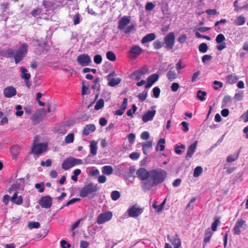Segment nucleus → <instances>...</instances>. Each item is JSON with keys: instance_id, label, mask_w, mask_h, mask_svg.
Returning <instances> with one entry per match:
<instances>
[{"instance_id": "nucleus-1", "label": "nucleus", "mask_w": 248, "mask_h": 248, "mask_svg": "<svg viewBox=\"0 0 248 248\" xmlns=\"http://www.w3.org/2000/svg\"><path fill=\"white\" fill-rule=\"evenodd\" d=\"M167 172L161 169H153L150 170V179L143 182L142 184V188L149 190L154 186L162 183L165 179Z\"/></svg>"}, {"instance_id": "nucleus-2", "label": "nucleus", "mask_w": 248, "mask_h": 248, "mask_svg": "<svg viewBox=\"0 0 248 248\" xmlns=\"http://www.w3.org/2000/svg\"><path fill=\"white\" fill-rule=\"evenodd\" d=\"M28 46L27 44L24 43L20 46L15 52L14 59L16 64L21 62L26 55L28 52Z\"/></svg>"}, {"instance_id": "nucleus-3", "label": "nucleus", "mask_w": 248, "mask_h": 248, "mask_svg": "<svg viewBox=\"0 0 248 248\" xmlns=\"http://www.w3.org/2000/svg\"><path fill=\"white\" fill-rule=\"evenodd\" d=\"M82 164V160L72 157L65 159L62 163V167L64 170H67L70 168Z\"/></svg>"}, {"instance_id": "nucleus-4", "label": "nucleus", "mask_w": 248, "mask_h": 248, "mask_svg": "<svg viewBox=\"0 0 248 248\" xmlns=\"http://www.w3.org/2000/svg\"><path fill=\"white\" fill-rule=\"evenodd\" d=\"M97 184L91 183L82 188L80 192L79 195L83 198L86 197L89 194L97 191Z\"/></svg>"}, {"instance_id": "nucleus-5", "label": "nucleus", "mask_w": 248, "mask_h": 248, "mask_svg": "<svg viewBox=\"0 0 248 248\" xmlns=\"http://www.w3.org/2000/svg\"><path fill=\"white\" fill-rule=\"evenodd\" d=\"M164 42L167 49L173 48L175 43V34L173 32L168 33L164 38Z\"/></svg>"}, {"instance_id": "nucleus-6", "label": "nucleus", "mask_w": 248, "mask_h": 248, "mask_svg": "<svg viewBox=\"0 0 248 248\" xmlns=\"http://www.w3.org/2000/svg\"><path fill=\"white\" fill-rule=\"evenodd\" d=\"M148 72V68L146 66H142L140 69L133 72L129 76L130 78H134L136 80H139L143 76Z\"/></svg>"}, {"instance_id": "nucleus-7", "label": "nucleus", "mask_w": 248, "mask_h": 248, "mask_svg": "<svg viewBox=\"0 0 248 248\" xmlns=\"http://www.w3.org/2000/svg\"><path fill=\"white\" fill-rule=\"evenodd\" d=\"M47 145L46 143L33 144L31 152L34 155H40L47 151Z\"/></svg>"}, {"instance_id": "nucleus-8", "label": "nucleus", "mask_w": 248, "mask_h": 248, "mask_svg": "<svg viewBox=\"0 0 248 248\" xmlns=\"http://www.w3.org/2000/svg\"><path fill=\"white\" fill-rule=\"evenodd\" d=\"M77 62L82 66H86L92 62L90 56L87 54H80L77 57Z\"/></svg>"}, {"instance_id": "nucleus-9", "label": "nucleus", "mask_w": 248, "mask_h": 248, "mask_svg": "<svg viewBox=\"0 0 248 248\" xmlns=\"http://www.w3.org/2000/svg\"><path fill=\"white\" fill-rule=\"evenodd\" d=\"M143 208L139 207L136 205H134L127 210L129 216L132 217H138L143 212Z\"/></svg>"}, {"instance_id": "nucleus-10", "label": "nucleus", "mask_w": 248, "mask_h": 248, "mask_svg": "<svg viewBox=\"0 0 248 248\" xmlns=\"http://www.w3.org/2000/svg\"><path fill=\"white\" fill-rule=\"evenodd\" d=\"M52 203V198L49 196H46L41 198L39 201L41 206L45 208H50Z\"/></svg>"}, {"instance_id": "nucleus-11", "label": "nucleus", "mask_w": 248, "mask_h": 248, "mask_svg": "<svg viewBox=\"0 0 248 248\" xmlns=\"http://www.w3.org/2000/svg\"><path fill=\"white\" fill-rule=\"evenodd\" d=\"M16 89L13 86H8L3 90L4 96L6 98H11L16 94Z\"/></svg>"}, {"instance_id": "nucleus-12", "label": "nucleus", "mask_w": 248, "mask_h": 248, "mask_svg": "<svg viewBox=\"0 0 248 248\" xmlns=\"http://www.w3.org/2000/svg\"><path fill=\"white\" fill-rule=\"evenodd\" d=\"M245 225V221L242 218L238 219L233 229V232L234 235H239L241 233L240 228H242Z\"/></svg>"}, {"instance_id": "nucleus-13", "label": "nucleus", "mask_w": 248, "mask_h": 248, "mask_svg": "<svg viewBox=\"0 0 248 248\" xmlns=\"http://www.w3.org/2000/svg\"><path fill=\"white\" fill-rule=\"evenodd\" d=\"M150 170L148 171L144 168H140L136 172L137 175L141 180H146L149 177Z\"/></svg>"}, {"instance_id": "nucleus-14", "label": "nucleus", "mask_w": 248, "mask_h": 248, "mask_svg": "<svg viewBox=\"0 0 248 248\" xmlns=\"http://www.w3.org/2000/svg\"><path fill=\"white\" fill-rule=\"evenodd\" d=\"M130 22V16H124L119 21L118 28L123 31L124 28L128 25Z\"/></svg>"}, {"instance_id": "nucleus-15", "label": "nucleus", "mask_w": 248, "mask_h": 248, "mask_svg": "<svg viewBox=\"0 0 248 248\" xmlns=\"http://www.w3.org/2000/svg\"><path fill=\"white\" fill-rule=\"evenodd\" d=\"M198 144V141H195L191 144L188 148L186 158V159L191 158L196 151Z\"/></svg>"}, {"instance_id": "nucleus-16", "label": "nucleus", "mask_w": 248, "mask_h": 248, "mask_svg": "<svg viewBox=\"0 0 248 248\" xmlns=\"http://www.w3.org/2000/svg\"><path fill=\"white\" fill-rule=\"evenodd\" d=\"M156 113L155 110H148L142 116V120L143 122L146 123L153 120Z\"/></svg>"}, {"instance_id": "nucleus-17", "label": "nucleus", "mask_w": 248, "mask_h": 248, "mask_svg": "<svg viewBox=\"0 0 248 248\" xmlns=\"http://www.w3.org/2000/svg\"><path fill=\"white\" fill-rule=\"evenodd\" d=\"M158 75L156 74H154L150 76L147 78V83L145 85V88H148L150 87L158 78Z\"/></svg>"}, {"instance_id": "nucleus-18", "label": "nucleus", "mask_w": 248, "mask_h": 248, "mask_svg": "<svg viewBox=\"0 0 248 248\" xmlns=\"http://www.w3.org/2000/svg\"><path fill=\"white\" fill-rule=\"evenodd\" d=\"M108 220V212L101 213L97 218L96 222L98 224H103Z\"/></svg>"}, {"instance_id": "nucleus-19", "label": "nucleus", "mask_w": 248, "mask_h": 248, "mask_svg": "<svg viewBox=\"0 0 248 248\" xmlns=\"http://www.w3.org/2000/svg\"><path fill=\"white\" fill-rule=\"evenodd\" d=\"M11 201L17 205H21L23 203V198L21 196H18L17 192H16L11 198Z\"/></svg>"}, {"instance_id": "nucleus-20", "label": "nucleus", "mask_w": 248, "mask_h": 248, "mask_svg": "<svg viewBox=\"0 0 248 248\" xmlns=\"http://www.w3.org/2000/svg\"><path fill=\"white\" fill-rule=\"evenodd\" d=\"M95 130V126L93 124H88L84 128L82 134L88 136L90 132H94Z\"/></svg>"}, {"instance_id": "nucleus-21", "label": "nucleus", "mask_w": 248, "mask_h": 248, "mask_svg": "<svg viewBox=\"0 0 248 248\" xmlns=\"http://www.w3.org/2000/svg\"><path fill=\"white\" fill-rule=\"evenodd\" d=\"M176 237L173 238L172 239H170L169 235H168V239L173 245L174 248H179L181 246V241L179 238L177 237V235H176Z\"/></svg>"}, {"instance_id": "nucleus-22", "label": "nucleus", "mask_w": 248, "mask_h": 248, "mask_svg": "<svg viewBox=\"0 0 248 248\" xmlns=\"http://www.w3.org/2000/svg\"><path fill=\"white\" fill-rule=\"evenodd\" d=\"M142 49L138 46L135 45L132 46L129 50V53L135 55L136 56H139L142 53Z\"/></svg>"}, {"instance_id": "nucleus-23", "label": "nucleus", "mask_w": 248, "mask_h": 248, "mask_svg": "<svg viewBox=\"0 0 248 248\" xmlns=\"http://www.w3.org/2000/svg\"><path fill=\"white\" fill-rule=\"evenodd\" d=\"M155 38V35L154 33H150L142 38L141 39V43L145 44L147 42H151L154 40Z\"/></svg>"}, {"instance_id": "nucleus-24", "label": "nucleus", "mask_w": 248, "mask_h": 248, "mask_svg": "<svg viewBox=\"0 0 248 248\" xmlns=\"http://www.w3.org/2000/svg\"><path fill=\"white\" fill-rule=\"evenodd\" d=\"M122 81V79L120 78L112 77L109 75V86L114 87L118 85Z\"/></svg>"}, {"instance_id": "nucleus-25", "label": "nucleus", "mask_w": 248, "mask_h": 248, "mask_svg": "<svg viewBox=\"0 0 248 248\" xmlns=\"http://www.w3.org/2000/svg\"><path fill=\"white\" fill-rule=\"evenodd\" d=\"M10 152L13 158H16L19 155L20 152L19 147L18 145H14L10 149Z\"/></svg>"}, {"instance_id": "nucleus-26", "label": "nucleus", "mask_w": 248, "mask_h": 248, "mask_svg": "<svg viewBox=\"0 0 248 248\" xmlns=\"http://www.w3.org/2000/svg\"><path fill=\"white\" fill-rule=\"evenodd\" d=\"M166 76L170 81H172L177 78V74L175 71L170 69L167 73Z\"/></svg>"}, {"instance_id": "nucleus-27", "label": "nucleus", "mask_w": 248, "mask_h": 248, "mask_svg": "<svg viewBox=\"0 0 248 248\" xmlns=\"http://www.w3.org/2000/svg\"><path fill=\"white\" fill-rule=\"evenodd\" d=\"M20 69L22 74L21 78L24 80L29 79L31 78V75L28 73L27 69L24 67H21Z\"/></svg>"}, {"instance_id": "nucleus-28", "label": "nucleus", "mask_w": 248, "mask_h": 248, "mask_svg": "<svg viewBox=\"0 0 248 248\" xmlns=\"http://www.w3.org/2000/svg\"><path fill=\"white\" fill-rule=\"evenodd\" d=\"M238 79L239 77L237 76L233 75H229L226 78L227 83L230 84L235 83Z\"/></svg>"}, {"instance_id": "nucleus-29", "label": "nucleus", "mask_w": 248, "mask_h": 248, "mask_svg": "<svg viewBox=\"0 0 248 248\" xmlns=\"http://www.w3.org/2000/svg\"><path fill=\"white\" fill-rule=\"evenodd\" d=\"M166 199L164 200V201L159 205V207H158V206L157 205V202L156 201H155L154 202L153 204V207L155 210L156 212H160L163 209L166 202Z\"/></svg>"}, {"instance_id": "nucleus-30", "label": "nucleus", "mask_w": 248, "mask_h": 248, "mask_svg": "<svg viewBox=\"0 0 248 248\" xmlns=\"http://www.w3.org/2000/svg\"><path fill=\"white\" fill-rule=\"evenodd\" d=\"M153 144L152 141H147L142 142V150L144 153V154H146V152L147 151V150L151 147H152Z\"/></svg>"}, {"instance_id": "nucleus-31", "label": "nucleus", "mask_w": 248, "mask_h": 248, "mask_svg": "<svg viewBox=\"0 0 248 248\" xmlns=\"http://www.w3.org/2000/svg\"><path fill=\"white\" fill-rule=\"evenodd\" d=\"M212 235L213 232L210 230L209 228L206 230L204 234V238L203 240L204 243H207L209 242L210 240V239Z\"/></svg>"}, {"instance_id": "nucleus-32", "label": "nucleus", "mask_w": 248, "mask_h": 248, "mask_svg": "<svg viewBox=\"0 0 248 248\" xmlns=\"http://www.w3.org/2000/svg\"><path fill=\"white\" fill-rule=\"evenodd\" d=\"M246 22L245 18L244 16H238L234 21V23L237 26H241L245 24Z\"/></svg>"}, {"instance_id": "nucleus-33", "label": "nucleus", "mask_w": 248, "mask_h": 248, "mask_svg": "<svg viewBox=\"0 0 248 248\" xmlns=\"http://www.w3.org/2000/svg\"><path fill=\"white\" fill-rule=\"evenodd\" d=\"M203 169L202 168L201 166H197L196 167L194 170L193 172V176L195 177H199L202 172Z\"/></svg>"}, {"instance_id": "nucleus-34", "label": "nucleus", "mask_w": 248, "mask_h": 248, "mask_svg": "<svg viewBox=\"0 0 248 248\" xmlns=\"http://www.w3.org/2000/svg\"><path fill=\"white\" fill-rule=\"evenodd\" d=\"M165 143V140L164 139H160L158 141L157 145V147L156 148V150H158V147H160V151H163L165 149V145L164 144Z\"/></svg>"}, {"instance_id": "nucleus-35", "label": "nucleus", "mask_w": 248, "mask_h": 248, "mask_svg": "<svg viewBox=\"0 0 248 248\" xmlns=\"http://www.w3.org/2000/svg\"><path fill=\"white\" fill-rule=\"evenodd\" d=\"M74 140V135L73 133L68 134L65 138L64 141L67 144L73 142Z\"/></svg>"}, {"instance_id": "nucleus-36", "label": "nucleus", "mask_w": 248, "mask_h": 248, "mask_svg": "<svg viewBox=\"0 0 248 248\" xmlns=\"http://www.w3.org/2000/svg\"><path fill=\"white\" fill-rule=\"evenodd\" d=\"M90 152L92 155H94L97 153V145L96 143L92 142L90 144Z\"/></svg>"}, {"instance_id": "nucleus-37", "label": "nucleus", "mask_w": 248, "mask_h": 248, "mask_svg": "<svg viewBox=\"0 0 248 248\" xmlns=\"http://www.w3.org/2000/svg\"><path fill=\"white\" fill-rule=\"evenodd\" d=\"M206 95V93L202 90H198L197 91V97L201 101H203L205 99V96Z\"/></svg>"}, {"instance_id": "nucleus-38", "label": "nucleus", "mask_w": 248, "mask_h": 248, "mask_svg": "<svg viewBox=\"0 0 248 248\" xmlns=\"http://www.w3.org/2000/svg\"><path fill=\"white\" fill-rule=\"evenodd\" d=\"M104 106V100L103 99H99L95 106H94V109L95 110H99L100 109H101V108H102Z\"/></svg>"}, {"instance_id": "nucleus-39", "label": "nucleus", "mask_w": 248, "mask_h": 248, "mask_svg": "<svg viewBox=\"0 0 248 248\" xmlns=\"http://www.w3.org/2000/svg\"><path fill=\"white\" fill-rule=\"evenodd\" d=\"M120 192L117 190L113 191L111 193V198L113 201L117 200L120 197Z\"/></svg>"}, {"instance_id": "nucleus-40", "label": "nucleus", "mask_w": 248, "mask_h": 248, "mask_svg": "<svg viewBox=\"0 0 248 248\" xmlns=\"http://www.w3.org/2000/svg\"><path fill=\"white\" fill-rule=\"evenodd\" d=\"M31 119L32 121L34 124H38L41 121L40 117L35 113L32 115L31 118Z\"/></svg>"}, {"instance_id": "nucleus-41", "label": "nucleus", "mask_w": 248, "mask_h": 248, "mask_svg": "<svg viewBox=\"0 0 248 248\" xmlns=\"http://www.w3.org/2000/svg\"><path fill=\"white\" fill-rule=\"evenodd\" d=\"M208 49L207 45L205 43L201 44L199 46V50L201 52L205 53Z\"/></svg>"}, {"instance_id": "nucleus-42", "label": "nucleus", "mask_w": 248, "mask_h": 248, "mask_svg": "<svg viewBox=\"0 0 248 248\" xmlns=\"http://www.w3.org/2000/svg\"><path fill=\"white\" fill-rule=\"evenodd\" d=\"M40 223L38 222H30L29 223L28 226L30 229L33 228L37 229L40 227Z\"/></svg>"}, {"instance_id": "nucleus-43", "label": "nucleus", "mask_w": 248, "mask_h": 248, "mask_svg": "<svg viewBox=\"0 0 248 248\" xmlns=\"http://www.w3.org/2000/svg\"><path fill=\"white\" fill-rule=\"evenodd\" d=\"M186 148V146L184 144H181L180 146L175 145L174 147V151L176 154L180 155L182 151L181 150V149H185Z\"/></svg>"}, {"instance_id": "nucleus-44", "label": "nucleus", "mask_w": 248, "mask_h": 248, "mask_svg": "<svg viewBox=\"0 0 248 248\" xmlns=\"http://www.w3.org/2000/svg\"><path fill=\"white\" fill-rule=\"evenodd\" d=\"M225 40V37L223 34H219L217 35L216 38V41L217 43H222Z\"/></svg>"}, {"instance_id": "nucleus-45", "label": "nucleus", "mask_w": 248, "mask_h": 248, "mask_svg": "<svg viewBox=\"0 0 248 248\" xmlns=\"http://www.w3.org/2000/svg\"><path fill=\"white\" fill-rule=\"evenodd\" d=\"M35 187L38 189V191L40 193L44 192L45 189L44 184L43 183H36L35 185Z\"/></svg>"}, {"instance_id": "nucleus-46", "label": "nucleus", "mask_w": 248, "mask_h": 248, "mask_svg": "<svg viewBox=\"0 0 248 248\" xmlns=\"http://www.w3.org/2000/svg\"><path fill=\"white\" fill-rule=\"evenodd\" d=\"M219 223V219L216 218L215 221L212 223L211 225L212 230L213 231H216L217 230L218 223Z\"/></svg>"}, {"instance_id": "nucleus-47", "label": "nucleus", "mask_w": 248, "mask_h": 248, "mask_svg": "<svg viewBox=\"0 0 248 248\" xmlns=\"http://www.w3.org/2000/svg\"><path fill=\"white\" fill-rule=\"evenodd\" d=\"M16 109L17 110L16 112V115L17 116H21L23 114V111L21 110L22 107L21 105H17L16 108Z\"/></svg>"}, {"instance_id": "nucleus-48", "label": "nucleus", "mask_w": 248, "mask_h": 248, "mask_svg": "<svg viewBox=\"0 0 248 248\" xmlns=\"http://www.w3.org/2000/svg\"><path fill=\"white\" fill-rule=\"evenodd\" d=\"M153 46L155 49H159L162 47L163 43L157 40L154 42Z\"/></svg>"}, {"instance_id": "nucleus-49", "label": "nucleus", "mask_w": 248, "mask_h": 248, "mask_svg": "<svg viewBox=\"0 0 248 248\" xmlns=\"http://www.w3.org/2000/svg\"><path fill=\"white\" fill-rule=\"evenodd\" d=\"M94 62L97 64H99L102 62V58L100 55L97 54L94 56L93 58Z\"/></svg>"}, {"instance_id": "nucleus-50", "label": "nucleus", "mask_w": 248, "mask_h": 248, "mask_svg": "<svg viewBox=\"0 0 248 248\" xmlns=\"http://www.w3.org/2000/svg\"><path fill=\"white\" fill-rule=\"evenodd\" d=\"M138 98L141 101H144L147 97V92H143L142 93H140L138 96Z\"/></svg>"}, {"instance_id": "nucleus-51", "label": "nucleus", "mask_w": 248, "mask_h": 248, "mask_svg": "<svg viewBox=\"0 0 248 248\" xmlns=\"http://www.w3.org/2000/svg\"><path fill=\"white\" fill-rule=\"evenodd\" d=\"M238 155H239V153L236 155H231L228 156L227 159V162H232L236 160L238 158Z\"/></svg>"}, {"instance_id": "nucleus-52", "label": "nucleus", "mask_w": 248, "mask_h": 248, "mask_svg": "<svg viewBox=\"0 0 248 248\" xmlns=\"http://www.w3.org/2000/svg\"><path fill=\"white\" fill-rule=\"evenodd\" d=\"M140 156V154L138 152H133L129 155V157L133 160H137Z\"/></svg>"}, {"instance_id": "nucleus-53", "label": "nucleus", "mask_w": 248, "mask_h": 248, "mask_svg": "<svg viewBox=\"0 0 248 248\" xmlns=\"http://www.w3.org/2000/svg\"><path fill=\"white\" fill-rule=\"evenodd\" d=\"M80 201V199L79 198H73L69 201H68L63 206H68L71 204H74L77 202H79Z\"/></svg>"}, {"instance_id": "nucleus-54", "label": "nucleus", "mask_w": 248, "mask_h": 248, "mask_svg": "<svg viewBox=\"0 0 248 248\" xmlns=\"http://www.w3.org/2000/svg\"><path fill=\"white\" fill-rule=\"evenodd\" d=\"M187 39V36L186 34H184L181 35L178 38V41L180 44L184 43Z\"/></svg>"}, {"instance_id": "nucleus-55", "label": "nucleus", "mask_w": 248, "mask_h": 248, "mask_svg": "<svg viewBox=\"0 0 248 248\" xmlns=\"http://www.w3.org/2000/svg\"><path fill=\"white\" fill-rule=\"evenodd\" d=\"M52 164V160L50 159H47L46 162L44 161H42L41 162V166H46V167H50Z\"/></svg>"}, {"instance_id": "nucleus-56", "label": "nucleus", "mask_w": 248, "mask_h": 248, "mask_svg": "<svg viewBox=\"0 0 248 248\" xmlns=\"http://www.w3.org/2000/svg\"><path fill=\"white\" fill-rule=\"evenodd\" d=\"M132 109H133V112H132L131 109L128 110L126 112L127 116H128L129 117H132L133 113H134L137 110V107L135 104H133L132 105Z\"/></svg>"}, {"instance_id": "nucleus-57", "label": "nucleus", "mask_w": 248, "mask_h": 248, "mask_svg": "<svg viewBox=\"0 0 248 248\" xmlns=\"http://www.w3.org/2000/svg\"><path fill=\"white\" fill-rule=\"evenodd\" d=\"M154 96L155 98H158L160 95V90L158 87H155L153 89Z\"/></svg>"}, {"instance_id": "nucleus-58", "label": "nucleus", "mask_w": 248, "mask_h": 248, "mask_svg": "<svg viewBox=\"0 0 248 248\" xmlns=\"http://www.w3.org/2000/svg\"><path fill=\"white\" fill-rule=\"evenodd\" d=\"M127 138L129 143L131 145L133 144L135 141V135L133 133H130L128 135Z\"/></svg>"}, {"instance_id": "nucleus-59", "label": "nucleus", "mask_w": 248, "mask_h": 248, "mask_svg": "<svg viewBox=\"0 0 248 248\" xmlns=\"http://www.w3.org/2000/svg\"><path fill=\"white\" fill-rule=\"evenodd\" d=\"M179 87L180 86L179 83L177 82H174L171 84L170 88L172 92H176L178 91Z\"/></svg>"}, {"instance_id": "nucleus-60", "label": "nucleus", "mask_w": 248, "mask_h": 248, "mask_svg": "<svg viewBox=\"0 0 248 248\" xmlns=\"http://www.w3.org/2000/svg\"><path fill=\"white\" fill-rule=\"evenodd\" d=\"M135 26L134 24H131L126 28L124 31V32L125 34H128L135 29Z\"/></svg>"}, {"instance_id": "nucleus-61", "label": "nucleus", "mask_w": 248, "mask_h": 248, "mask_svg": "<svg viewBox=\"0 0 248 248\" xmlns=\"http://www.w3.org/2000/svg\"><path fill=\"white\" fill-rule=\"evenodd\" d=\"M74 24L77 25L80 22V15L78 13L76 14L73 17Z\"/></svg>"}, {"instance_id": "nucleus-62", "label": "nucleus", "mask_w": 248, "mask_h": 248, "mask_svg": "<svg viewBox=\"0 0 248 248\" xmlns=\"http://www.w3.org/2000/svg\"><path fill=\"white\" fill-rule=\"evenodd\" d=\"M212 59V56L210 55H205L202 57V62L206 63Z\"/></svg>"}, {"instance_id": "nucleus-63", "label": "nucleus", "mask_w": 248, "mask_h": 248, "mask_svg": "<svg viewBox=\"0 0 248 248\" xmlns=\"http://www.w3.org/2000/svg\"><path fill=\"white\" fill-rule=\"evenodd\" d=\"M155 7V5L152 2H148L145 5V9L147 11L152 10Z\"/></svg>"}, {"instance_id": "nucleus-64", "label": "nucleus", "mask_w": 248, "mask_h": 248, "mask_svg": "<svg viewBox=\"0 0 248 248\" xmlns=\"http://www.w3.org/2000/svg\"><path fill=\"white\" fill-rule=\"evenodd\" d=\"M61 245L62 248H70L71 247V245L64 240L61 241Z\"/></svg>"}]
</instances>
